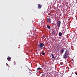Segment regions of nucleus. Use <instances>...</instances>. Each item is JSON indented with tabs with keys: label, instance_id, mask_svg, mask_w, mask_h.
<instances>
[{
	"label": "nucleus",
	"instance_id": "1",
	"mask_svg": "<svg viewBox=\"0 0 77 77\" xmlns=\"http://www.w3.org/2000/svg\"><path fill=\"white\" fill-rule=\"evenodd\" d=\"M61 24V22H60V20H59L57 22V26L59 29V27H60Z\"/></svg>",
	"mask_w": 77,
	"mask_h": 77
},
{
	"label": "nucleus",
	"instance_id": "2",
	"mask_svg": "<svg viewBox=\"0 0 77 77\" xmlns=\"http://www.w3.org/2000/svg\"><path fill=\"white\" fill-rule=\"evenodd\" d=\"M44 46V44L42 43H40L39 44V46L40 47L41 49H42V48H43L42 47Z\"/></svg>",
	"mask_w": 77,
	"mask_h": 77
},
{
	"label": "nucleus",
	"instance_id": "3",
	"mask_svg": "<svg viewBox=\"0 0 77 77\" xmlns=\"http://www.w3.org/2000/svg\"><path fill=\"white\" fill-rule=\"evenodd\" d=\"M47 22H48V23H51V19H50V18L49 17L47 18Z\"/></svg>",
	"mask_w": 77,
	"mask_h": 77
},
{
	"label": "nucleus",
	"instance_id": "4",
	"mask_svg": "<svg viewBox=\"0 0 77 77\" xmlns=\"http://www.w3.org/2000/svg\"><path fill=\"white\" fill-rule=\"evenodd\" d=\"M68 54H64V55L63 56V59H66V58L68 57Z\"/></svg>",
	"mask_w": 77,
	"mask_h": 77
},
{
	"label": "nucleus",
	"instance_id": "5",
	"mask_svg": "<svg viewBox=\"0 0 77 77\" xmlns=\"http://www.w3.org/2000/svg\"><path fill=\"white\" fill-rule=\"evenodd\" d=\"M64 52V50H63V49H60V52L61 53H63Z\"/></svg>",
	"mask_w": 77,
	"mask_h": 77
},
{
	"label": "nucleus",
	"instance_id": "6",
	"mask_svg": "<svg viewBox=\"0 0 77 77\" xmlns=\"http://www.w3.org/2000/svg\"><path fill=\"white\" fill-rule=\"evenodd\" d=\"M52 32L53 35H55V31L54 30H52Z\"/></svg>",
	"mask_w": 77,
	"mask_h": 77
},
{
	"label": "nucleus",
	"instance_id": "7",
	"mask_svg": "<svg viewBox=\"0 0 77 77\" xmlns=\"http://www.w3.org/2000/svg\"><path fill=\"white\" fill-rule=\"evenodd\" d=\"M38 9H41V5H40L39 4H38Z\"/></svg>",
	"mask_w": 77,
	"mask_h": 77
},
{
	"label": "nucleus",
	"instance_id": "8",
	"mask_svg": "<svg viewBox=\"0 0 77 77\" xmlns=\"http://www.w3.org/2000/svg\"><path fill=\"white\" fill-rule=\"evenodd\" d=\"M62 33L61 32H59V36H62Z\"/></svg>",
	"mask_w": 77,
	"mask_h": 77
},
{
	"label": "nucleus",
	"instance_id": "9",
	"mask_svg": "<svg viewBox=\"0 0 77 77\" xmlns=\"http://www.w3.org/2000/svg\"><path fill=\"white\" fill-rule=\"evenodd\" d=\"M68 51L66 50V51L65 54H68Z\"/></svg>",
	"mask_w": 77,
	"mask_h": 77
},
{
	"label": "nucleus",
	"instance_id": "10",
	"mask_svg": "<svg viewBox=\"0 0 77 77\" xmlns=\"http://www.w3.org/2000/svg\"><path fill=\"white\" fill-rule=\"evenodd\" d=\"M11 57H8L7 58V60L9 61V60H11Z\"/></svg>",
	"mask_w": 77,
	"mask_h": 77
},
{
	"label": "nucleus",
	"instance_id": "11",
	"mask_svg": "<svg viewBox=\"0 0 77 77\" xmlns=\"http://www.w3.org/2000/svg\"><path fill=\"white\" fill-rule=\"evenodd\" d=\"M51 55L52 56V58L53 59H54V55H53V54H51Z\"/></svg>",
	"mask_w": 77,
	"mask_h": 77
},
{
	"label": "nucleus",
	"instance_id": "12",
	"mask_svg": "<svg viewBox=\"0 0 77 77\" xmlns=\"http://www.w3.org/2000/svg\"><path fill=\"white\" fill-rule=\"evenodd\" d=\"M47 27L48 29H50L51 28L50 26H49V25H47Z\"/></svg>",
	"mask_w": 77,
	"mask_h": 77
},
{
	"label": "nucleus",
	"instance_id": "13",
	"mask_svg": "<svg viewBox=\"0 0 77 77\" xmlns=\"http://www.w3.org/2000/svg\"><path fill=\"white\" fill-rule=\"evenodd\" d=\"M42 69V68H40V67H38L37 68V70H41Z\"/></svg>",
	"mask_w": 77,
	"mask_h": 77
},
{
	"label": "nucleus",
	"instance_id": "14",
	"mask_svg": "<svg viewBox=\"0 0 77 77\" xmlns=\"http://www.w3.org/2000/svg\"><path fill=\"white\" fill-rule=\"evenodd\" d=\"M29 74H30L28 75H31V74H32V72H29Z\"/></svg>",
	"mask_w": 77,
	"mask_h": 77
},
{
	"label": "nucleus",
	"instance_id": "15",
	"mask_svg": "<svg viewBox=\"0 0 77 77\" xmlns=\"http://www.w3.org/2000/svg\"><path fill=\"white\" fill-rule=\"evenodd\" d=\"M45 54V53L44 52H43L42 53V55H43V56H44Z\"/></svg>",
	"mask_w": 77,
	"mask_h": 77
},
{
	"label": "nucleus",
	"instance_id": "16",
	"mask_svg": "<svg viewBox=\"0 0 77 77\" xmlns=\"http://www.w3.org/2000/svg\"><path fill=\"white\" fill-rule=\"evenodd\" d=\"M6 65L7 66H9V65L8 64V63H6Z\"/></svg>",
	"mask_w": 77,
	"mask_h": 77
},
{
	"label": "nucleus",
	"instance_id": "17",
	"mask_svg": "<svg viewBox=\"0 0 77 77\" xmlns=\"http://www.w3.org/2000/svg\"><path fill=\"white\" fill-rule=\"evenodd\" d=\"M53 24H54V25H56V23H53Z\"/></svg>",
	"mask_w": 77,
	"mask_h": 77
},
{
	"label": "nucleus",
	"instance_id": "18",
	"mask_svg": "<svg viewBox=\"0 0 77 77\" xmlns=\"http://www.w3.org/2000/svg\"><path fill=\"white\" fill-rule=\"evenodd\" d=\"M43 38H45V36H44L43 35Z\"/></svg>",
	"mask_w": 77,
	"mask_h": 77
},
{
	"label": "nucleus",
	"instance_id": "19",
	"mask_svg": "<svg viewBox=\"0 0 77 77\" xmlns=\"http://www.w3.org/2000/svg\"><path fill=\"white\" fill-rule=\"evenodd\" d=\"M75 74L77 75V73H75Z\"/></svg>",
	"mask_w": 77,
	"mask_h": 77
},
{
	"label": "nucleus",
	"instance_id": "20",
	"mask_svg": "<svg viewBox=\"0 0 77 77\" xmlns=\"http://www.w3.org/2000/svg\"><path fill=\"white\" fill-rule=\"evenodd\" d=\"M72 61H73V59H72Z\"/></svg>",
	"mask_w": 77,
	"mask_h": 77
},
{
	"label": "nucleus",
	"instance_id": "21",
	"mask_svg": "<svg viewBox=\"0 0 77 77\" xmlns=\"http://www.w3.org/2000/svg\"><path fill=\"white\" fill-rule=\"evenodd\" d=\"M59 45H58V46H57V47H59Z\"/></svg>",
	"mask_w": 77,
	"mask_h": 77
},
{
	"label": "nucleus",
	"instance_id": "22",
	"mask_svg": "<svg viewBox=\"0 0 77 77\" xmlns=\"http://www.w3.org/2000/svg\"><path fill=\"white\" fill-rule=\"evenodd\" d=\"M22 67H23L22 66H21V68H22Z\"/></svg>",
	"mask_w": 77,
	"mask_h": 77
}]
</instances>
